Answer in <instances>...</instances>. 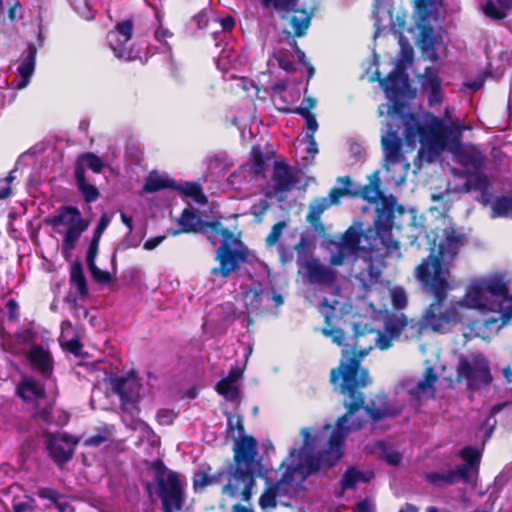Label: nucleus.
Masks as SVG:
<instances>
[{"mask_svg": "<svg viewBox=\"0 0 512 512\" xmlns=\"http://www.w3.org/2000/svg\"><path fill=\"white\" fill-rule=\"evenodd\" d=\"M330 207L331 206L328 203L327 198H325V197L315 198L311 201V203L309 205V211L306 215V218H311L312 220L321 218V215Z\"/></svg>", "mask_w": 512, "mask_h": 512, "instance_id": "47", "label": "nucleus"}, {"mask_svg": "<svg viewBox=\"0 0 512 512\" xmlns=\"http://www.w3.org/2000/svg\"><path fill=\"white\" fill-rule=\"evenodd\" d=\"M375 477L372 470L361 471L356 466H350L344 472L340 481V491L336 493L337 497H341L345 491L355 489L360 482L368 483Z\"/></svg>", "mask_w": 512, "mask_h": 512, "instance_id": "24", "label": "nucleus"}, {"mask_svg": "<svg viewBox=\"0 0 512 512\" xmlns=\"http://www.w3.org/2000/svg\"><path fill=\"white\" fill-rule=\"evenodd\" d=\"M109 223H110V218L106 214H103L100 217L99 222L97 223V226L95 227V229L93 231L91 240H96V241L100 242L102 234L108 227Z\"/></svg>", "mask_w": 512, "mask_h": 512, "instance_id": "62", "label": "nucleus"}, {"mask_svg": "<svg viewBox=\"0 0 512 512\" xmlns=\"http://www.w3.org/2000/svg\"><path fill=\"white\" fill-rule=\"evenodd\" d=\"M279 497L275 493V491L271 488L270 485H267L263 493L261 494L259 498V506L261 509L266 510L269 508H276L277 506V499Z\"/></svg>", "mask_w": 512, "mask_h": 512, "instance_id": "51", "label": "nucleus"}, {"mask_svg": "<svg viewBox=\"0 0 512 512\" xmlns=\"http://www.w3.org/2000/svg\"><path fill=\"white\" fill-rule=\"evenodd\" d=\"M375 180L370 184H366L361 189L360 195L361 197L368 202H377L379 199L383 197V194L380 190V180L377 177V173L374 175Z\"/></svg>", "mask_w": 512, "mask_h": 512, "instance_id": "42", "label": "nucleus"}, {"mask_svg": "<svg viewBox=\"0 0 512 512\" xmlns=\"http://www.w3.org/2000/svg\"><path fill=\"white\" fill-rule=\"evenodd\" d=\"M380 458L390 466L397 467L401 464L403 455L399 450H381Z\"/></svg>", "mask_w": 512, "mask_h": 512, "instance_id": "57", "label": "nucleus"}, {"mask_svg": "<svg viewBox=\"0 0 512 512\" xmlns=\"http://www.w3.org/2000/svg\"><path fill=\"white\" fill-rule=\"evenodd\" d=\"M273 189L277 193H285L297 182L290 166L286 162L275 161L273 165Z\"/></svg>", "mask_w": 512, "mask_h": 512, "instance_id": "22", "label": "nucleus"}, {"mask_svg": "<svg viewBox=\"0 0 512 512\" xmlns=\"http://www.w3.org/2000/svg\"><path fill=\"white\" fill-rule=\"evenodd\" d=\"M78 221H84L80 210L75 206L63 205L56 215L46 220V223L54 227L59 225L70 227Z\"/></svg>", "mask_w": 512, "mask_h": 512, "instance_id": "25", "label": "nucleus"}, {"mask_svg": "<svg viewBox=\"0 0 512 512\" xmlns=\"http://www.w3.org/2000/svg\"><path fill=\"white\" fill-rule=\"evenodd\" d=\"M420 84L424 90H431L441 85V79L438 72L432 67H426L424 74L420 78Z\"/></svg>", "mask_w": 512, "mask_h": 512, "instance_id": "48", "label": "nucleus"}, {"mask_svg": "<svg viewBox=\"0 0 512 512\" xmlns=\"http://www.w3.org/2000/svg\"><path fill=\"white\" fill-rule=\"evenodd\" d=\"M483 450H460L459 456L462 465L456 466L446 472H428L424 477L427 482L437 488L454 485L459 482L470 483L479 473Z\"/></svg>", "mask_w": 512, "mask_h": 512, "instance_id": "10", "label": "nucleus"}, {"mask_svg": "<svg viewBox=\"0 0 512 512\" xmlns=\"http://www.w3.org/2000/svg\"><path fill=\"white\" fill-rule=\"evenodd\" d=\"M92 279L102 285H106L112 282L113 276L108 271L101 270L96 264L88 267Z\"/></svg>", "mask_w": 512, "mask_h": 512, "instance_id": "55", "label": "nucleus"}, {"mask_svg": "<svg viewBox=\"0 0 512 512\" xmlns=\"http://www.w3.org/2000/svg\"><path fill=\"white\" fill-rule=\"evenodd\" d=\"M111 387L115 394L121 400V408L133 413L138 410L137 404L140 401V391L142 385L134 376H113L111 377Z\"/></svg>", "mask_w": 512, "mask_h": 512, "instance_id": "15", "label": "nucleus"}, {"mask_svg": "<svg viewBox=\"0 0 512 512\" xmlns=\"http://www.w3.org/2000/svg\"><path fill=\"white\" fill-rule=\"evenodd\" d=\"M104 161L92 152L81 153L74 162V171L82 168L83 175H86V168L94 173H100L104 168Z\"/></svg>", "mask_w": 512, "mask_h": 512, "instance_id": "29", "label": "nucleus"}, {"mask_svg": "<svg viewBox=\"0 0 512 512\" xmlns=\"http://www.w3.org/2000/svg\"><path fill=\"white\" fill-rule=\"evenodd\" d=\"M269 485L275 491V493L277 494V496L279 498H281V497H292L294 494L297 493L291 487L286 486L283 483V481H281V479H278L277 481L272 482Z\"/></svg>", "mask_w": 512, "mask_h": 512, "instance_id": "61", "label": "nucleus"}, {"mask_svg": "<svg viewBox=\"0 0 512 512\" xmlns=\"http://www.w3.org/2000/svg\"><path fill=\"white\" fill-rule=\"evenodd\" d=\"M455 380L459 384H464L471 391L490 385L493 377L489 361L480 353L473 354L471 358L460 356Z\"/></svg>", "mask_w": 512, "mask_h": 512, "instance_id": "11", "label": "nucleus"}, {"mask_svg": "<svg viewBox=\"0 0 512 512\" xmlns=\"http://www.w3.org/2000/svg\"><path fill=\"white\" fill-rule=\"evenodd\" d=\"M47 456L59 468H63L74 456L75 450H46Z\"/></svg>", "mask_w": 512, "mask_h": 512, "instance_id": "49", "label": "nucleus"}, {"mask_svg": "<svg viewBox=\"0 0 512 512\" xmlns=\"http://www.w3.org/2000/svg\"><path fill=\"white\" fill-rule=\"evenodd\" d=\"M257 455L258 450H234V470L222 487L223 494L231 498L240 495L243 501H250L261 468Z\"/></svg>", "mask_w": 512, "mask_h": 512, "instance_id": "8", "label": "nucleus"}, {"mask_svg": "<svg viewBox=\"0 0 512 512\" xmlns=\"http://www.w3.org/2000/svg\"><path fill=\"white\" fill-rule=\"evenodd\" d=\"M311 284L331 286L337 280V272L319 262L318 259L306 260L301 263Z\"/></svg>", "mask_w": 512, "mask_h": 512, "instance_id": "18", "label": "nucleus"}, {"mask_svg": "<svg viewBox=\"0 0 512 512\" xmlns=\"http://www.w3.org/2000/svg\"><path fill=\"white\" fill-rule=\"evenodd\" d=\"M511 407H512V402L497 403L491 407V409L489 411V416L487 417V419L483 425V428H485V438H484L483 445H485V440H487L488 438L491 437V434L493 433V431L495 429V426L497 424V420L495 419V416L498 413H500L504 410H507Z\"/></svg>", "mask_w": 512, "mask_h": 512, "instance_id": "39", "label": "nucleus"}, {"mask_svg": "<svg viewBox=\"0 0 512 512\" xmlns=\"http://www.w3.org/2000/svg\"><path fill=\"white\" fill-rule=\"evenodd\" d=\"M445 238L438 245V253H430L421 260V263L415 268L414 276L418 282H421L420 271L424 270L428 274L429 280H440L445 286V294L451 290L450 264L456 259L461 246L464 244L465 236L458 234L454 228L444 229Z\"/></svg>", "mask_w": 512, "mask_h": 512, "instance_id": "7", "label": "nucleus"}, {"mask_svg": "<svg viewBox=\"0 0 512 512\" xmlns=\"http://www.w3.org/2000/svg\"><path fill=\"white\" fill-rule=\"evenodd\" d=\"M406 326L407 316L405 314H392L385 320L384 331L392 337L398 339L402 334H404Z\"/></svg>", "mask_w": 512, "mask_h": 512, "instance_id": "33", "label": "nucleus"}, {"mask_svg": "<svg viewBox=\"0 0 512 512\" xmlns=\"http://www.w3.org/2000/svg\"><path fill=\"white\" fill-rule=\"evenodd\" d=\"M286 226L287 223L285 221H279L272 226L269 234L265 239L267 247H273L274 245L277 244Z\"/></svg>", "mask_w": 512, "mask_h": 512, "instance_id": "54", "label": "nucleus"}, {"mask_svg": "<svg viewBox=\"0 0 512 512\" xmlns=\"http://www.w3.org/2000/svg\"><path fill=\"white\" fill-rule=\"evenodd\" d=\"M438 380V375L435 373L433 367H427L424 370L423 379L420 380L415 387L409 389V394L412 396H419L426 393L429 389L435 391L434 385Z\"/></svg>", "mask_w": 512, "mask_h": 512, "instance_id": "34", "label": "nucleus"}, {"mask_svg": "<svg viewBox=\"0 0 512 512\" xmlns=\"http://www.w3.org/2000/svg\"><path fill=\"white\" fill-rule=\"evenodd\" d=\"M337 181L342 183L343 186L334 187L329 191L328 197L326 198L328 199V203L330 204V206L339 204L341 198H343L344 196L355 195V193L350 190L352 181L349 176L338 177Z\"/></svg>", "mask_w": 512, "mask_h": 512, "instance_id": "36", "label": "nucleus"}, {"mask_svg": "<svg viewBox=\"0 0 512 512\" xmlns=\"http://www.w3.org/2000/svg\"><path fill=\"white\" fill-rule=\"evenodd\" d=\"M263 291L260 285L250 287L245 291L244 298L246 306L251 307L253 310H260L262 305Z\"/></svg>", "mask_w": 512, "mask_h": 512, "instance_id": "46", "label": "nucleus"}, {"mask_svg": "<svg viewBox=\"0 0 512 512\" xmlns=\"http://www.w3.org/2000/svg\"><path fill=\"white\" fill-rule=\"evenodd\" d=\"M211 11L208 9H202L198 14L192 18V22L196 24L198 30L206 31L210 34L211 26L218 23L217 18L210 17Z\"/></svg>", "mask_w": 512, "mask_h": 512, "instance_id": "43", "label": "nucleus"}, {"mask_svg": "<svg viewBox=\"0 0 512 512\" xmlns=\"http://www.w3.org/2000/svg\"><path fill=\"white\" fill-rule=\"evenodd\" d=\"M217 20L220 23V29L210 31V35L213 37L214 40H217L218 36L223 31H231L235 26V20L231 16H227L224 18H217Z\"/></svg>", "mask_w": 512, "mask_h": 512, "instance_id": "59", "label": "nucleus"}, {"mask_svg": "<svg viewBox=\"0 0 512 512\" xmlns=\"http://www.w3.org/2000/svg\"><path fill=\"white\" fill-rule=\"evenodd\" d=\"M70 283L75 285L78 291V294L81 297H87L89 294L87 280L84 274L83 265L80 261H75L71 265L70 269Z\"/></svg>", "mask_w": 512, "mask_h": 512, "instance_id": "32", "label": "nucleus"}, {"mask_svg": "<svg viewBox=\"0 0 512 512\" xmlns=\"http://www.w3.org/2000/svg\"><path fill=\"white\" fill-rule=\"evenodd\" d=\"M17 395L27 401L34 398H44L46 391L44 385L40 384L33 378L23 379L17 386Z\"/></svg>", "mask_w": 512, "mask_h": 512, "instance_id": "26", "label": "nucleus"}, {"mask_svg": "<svg viewBox=\"0 0 512 512\" xmlns=\"http://www.w3.org/2000/svg\"><path fill=\"white\" fill-rule=\"evenodd\" d=\"M251 162L254 166V172L260 174L265 170L266 157L262 152V149L258 146H253L251 151Z\"/></svg>", "mask_w": 512, "mask_h": 512, "instance_id": "52", "label": "nucleus"}, {"mask_svg": "<svg viewBox=\"0 0 512 512\" xmlns=\"http://www.w3.org/2000/svg\"><path fill=\"white\" fill-rule=\"evenodd\" d=\"M391 301L394 309H404L408 304L407 294L404 288L395 287L391 292Z\"/></svg>", "mask_w": 512, "mask_h": 512, "instance_id": "53", "label": "nucleus"}, {"mask_svg": "<svg viewBox=\"0 0 512 512\" xmlns=\"http://www.w3.org/2000/svg\"><path fill=\"white\" fill-rule=\"evenodd\" d=\"M34 495L40 499L52 502L53 506L57 509V512H66L68 509L73 510L70 503L67 501H61L64 497L58 490L51 487H39Z\"/></svg>", "mask_w": 512, "mask_h": 512, "instance_id": "28", "label": "nucleus"}, {"mask_svg": "<svg viewBox=\"0 0 512 512\" xmlns=\"http://www.w3.org/2000/svg\"><path fill=\"white\" fill-rule=\"evenodd\" d=\"M382 146L389 158H398L400 156L401 146L399 140L382 137Z\"/></svg>", "mask_w": 512, "mask_h": 512, "instance_id": "56", "label": "nucleus"}, {"mask_svg": "<svg viewBox=\"0 0 512 512\" xmlns=\"http://www.w3.org/2000/svg\"><path fill=\"white\" fill-rule=\"evenodd\" d=\"M14 172L15 170H12L5 178L0 179V200H4L11 195V183L15 179Z\"/></svg>", "mask_w": 512, "mask_h": 512, "instance_id": "60", "label": "nucleus"}, {"mask_svg": "<svg viewBox=\"0 0 512 512\" xmlns=\"http://www.w3.org/2000/svg\"><path fill=\"white\" fill-rule=\"evenodd\" d=\"M177 417V413L170 409L158 411L156 418L160 425H171Z\"/></svg>", "mask_w": 512, "mask_h": 512, "instance_id": "63", "label": "nucleus"}, {"mask_svg": "<svg viewBox=\"0 0 512 512\" xmlns=\"http://www.w3.org/2000/svg\"><path fill=\"white\" fill-rule=\"evenodd\" d=\"M420 285L423 291L432 298L425 309L421 319H408L404 330L405 339H419L426 328L434 332H443L446 327L454 326L460 322V302H451L446 305L448 295L445 286L440 280H429L423 269L420 271Z\"/></svg>", "mask_w": 512, "mask_h": 512, "instance_id": "2", "label": "nucleus"}, {"mask_svg": "<svg viewBox=\"0 0 512 512\" xmlns=\"http://www.w3.org/2000/svg\"><path fill=\"white\" fill-rule=\"evenodd\" d=\"M481 9L484 15L493 21H501L507 16V9H504L501 6L498 8L493 0L485 1L482 4Z\"/></svg>", "mask_w": 512, "mask_h": 512, "instance_id": "45", "label": "nucleus"}, {"mask_svg": "<svg viewBox=\"0 0 512 512\" xmlns=\"http://www.w3.org/2000/svg\"><path fill=\"white\" fill-rule=\"evenodd\" d=\"M74 177L76 186L86 203H93L99 199L98 188L87 180L86 175H83L82 168L74 171Z\"/></svg>", "mask_w": 512, "mask_h": 512, "instance_id": "27", "label": "nucleus"}, {"mask_svg": "<svg viewBox=\"0 0 512 512\" xmlns=\"http://www.w3.org/2000/svg\"><path fill=\"white\" fill-rule=\"evenodd\" d=\"M454 153L457 162L464 168L462 176L473 178L474 189L482 193L483 196L488 194L490 182L483 172L486 158L482 151L475 146L464 147L459 145L455 148Z\"/></svg>", "mask_w": 512, "mask_h": 512, "instance_id": "12", "label": "nucleus"}, {"mask_svg": "<svg viewBox=\"0 0 512 512\" xmlns=\"http://www.w3.org/2000/svg\"><path fill=\"white\" fill-rule=\"evenodd\" d=\"M263 10L278 13L287 21L291 30H284L288 44L293 48L297 60L306 64L305 52L298 46L296 38L306 36L314 13L317 9L315 0H259Z\"/></svg>", "mask_w": 512, "mask_h": 512, "instance_id": "4", "label": "nucleus"}, {"mask_svg": "<svg viewBox=\"0 0 512 512\" xmlns=\"http://www.w3.org/2000/svg\"><path fill=\"white\" fill-rule=\"evenodd\" d=\"M281 481L286 486L291 487L295 492H298L299 486L305 481L302 480V472L297 465H287L281 476Z\"/></svg>", "mask_w": 512, "mask_h": 512, "instance_id": "40", "label": "nucleus"}, {"mask_svg": "<svg viewBox=\"0 0 512 512\" xmlns=\"http://www.w3.org/2000/svg\"><path fill=\"white\" fill-rule=\"evenodd\" d=\"M134 30L133 19H125L116 23L114 28L108 32L107 41L114 56L122 61H142L138 52L131 47H127V43L131 40Z\"/></svg>", "mask_w": 512, "mask_h": 512, "instance_id": "14", "label": "nucleus"}, {"mask_svg": "<svg viewBox=\"0 0 512 512\" xmlns=\"http://www.w3.org/2000/svg\"><path fill=\"white\" fill-rule=\"evenodd\" d=\"M46 448H62V443L67 444L70 447H74L80 443V439L76 436L68 433H45Z\"/></svg>", "mask_w": 512, "mask_h": 512, "instance_id": "35", "label": "nucleus"}, {"mask_svg": "<svg viewBox=\"0 0 512 512\" xmlns=\"http://www.w3.org/2000/svg\"><path fill=\"white\" fill-rule=\"evenodd\" d=\"M416 132L421 143L444 148L450 135L455 134L454 130L444 124V122L435 116H432L429 122L418 124Z\"/></svg>", "mask_w": 512, "mask_h": 512, "instance_id": "16", "label": "nucleus"}, {"mask_svg": "<svg viewBox=\"0 0 512 512\" xmlns=\"http://www.w3.org/2000/svg\"><path fill=\"white\" fill-rule=\"evenodd\" d=\"M325 323L327 327L322 329V334L330 337L336 345L344 346L338 366L330 371L329 381L334 390L343 396L342 404L346 412L339 416L334 424L302 428L303 441L300 448H343L352 431L349 420L360 409H364L366 415L375 422L394 418L401 413V408L392 404L387 397L383 398L380 407H375L374 402L365 405L363 389L372 383V377L369 370L362 365V360L373 349L371 344H361V339L365 338L366 334L356 331L354 343H344V331L341 328L329 327V315L325 316Z\"/></svg>", "mask_w": 512, "mask_h": 512, "instance_id": "1", "label": "nucleus"}, {"mask_svg": "<svg viewBox=\"0 0 512 512\" xmlns=\"http://www.w3.org/2000/svg\"><path fill=\"white\" fill-rule=\"evenodd\" d=\"M24 501H19L18 497L12 499L13 512H34L37 508V503L32 495H25Z\"/></svg>", "mask_w": 512, "mask_h": 512, "instance_id": "50", "label": "nucleus"}, {"mask_svg": "<svg viewBox=\"0 0 512 512\" xmlns=\"http://www.w3.org/2000/svg\"><path fill=\"white\" fill-rule=\"evenodd\" d=\"M234 446L233 448H257V440L246 433L237 435L234 437Z\"/></svg>", "mask_w": 512, "mask_h": 512, "instance_id": "58", "label": "nucleus"}, {"mask_svg": "<svg viewBox=\"0 0 512 512\" xmlns=\"http://www.w3.org/2000/svg\"><path fill=\"white\" fill-rule=\"evenodd\" d=\"M88 228V222L78 221L75 225L67 228L63 237V248L65 250H72L75 248V244L80 238L81 234Z\"/></svg>", "mask_w": 512, "mask_h": 512, "instance_id": "37", "label": "nucleus"}, {"mask_svg": "<svg viewBox=\"0 0 512 512\" xmlns=\"http://www.w3.org/2000/svg\"><path fill=\"white\" fill-rule=\"evenodd\" d=\"M177 187V183L169 178H163L157 173H150L143 185V191L147 193L157 192L163 189H172Z\"/></svg>", "mask_w": 512, "mask_h": 512, "instance_id": "31", "label": "nucleus"}, {"mask_svg": "<svg viewBox=\"0 0 512 512\" xmlns=\"http://www.w3.org/2000/svg\"><path fill=\"white\" fill-rule=\"evenodd\" d=\"M488 295L492 298H501V302L499 304L501 323L498 326V329L506 326L512 320V295L509 294V282L502 274H495L482 279L478 283L469 286L463 299L451 300V302H460L462 304V308L460 310V322H463L465 312L469 308H489Z\"/></svg>", "mask_w": 512, "mask_h": 512, "instance_id": "5", "label": "nucleus"}, {"mask_svg": "<svg viewBox=\"0 0 512 512\" xmlns=\"http://www.w3.org/2000/svg\"><path fill=\"white\" fill-rule=\"evenodd\" d=\"M394 339L396 338L387 334L385 331L384 333L378 331L377 337L375 338V343L380 350H387L392 346Z\"/></svg>", "mask_w": 512, "mask_h": 512, "instance_id": "64", "label": "nucleus"}, {"mask_svg": "<svg viewBox=\"0 0 512 512\" xmlns=\"http://www.w3.org/2000/svg\"><path fill=\"white\" fill-rule=\"evenodd\" d=\"M382 89L388 96L399 97L403 93V88L408 86V78L400 67V64L391 71L386 77L378 78Z\"/></svg>", "mask_w": 512, "mask_h": 512, "instance_id": "23", "label": "nucleus"}, {"mask_svg": "<svg viewBox=\"0 0 512 512\" xmlns=\"http://www.w3.org/2000/svg\"><path fill=\"white\" fill-rule=\"evenodd\" d=\"M37 48L34 43H29L23 53V59L17 67L20 80L15 84L17 90L24 89L30 82L35 70Z\"/></svg>", "mask_w": 512, "mask_h": 512, "instance_id": "21", "label": "nucleus"}, {"mask_svg": "<svg viewBox=\"0 0 512 512\" xmlns=\"http://www.w3.org/2000/svg\"><path fill=\"white\" fill-rule=\"evenodd\" d=\"M215 390L219 395L225 397L229 401H234L239 397V389L235 383L221 379L215 386Z\"/></svg>", "mask_w": 512, "mask_h": 512, "instance_id": "44", "label": "nucleus"}, {"mask_svg": "<svg viewBox=\"0 0 512 512\" xmlns=\"http://www.w3.org/2000/svg\"><path fill=\"white\" fill-rule=\"evenodd\" d=\"M314 232L322 238L321 246L329 253L328 264L332 267H339L346 263L348 256L357 253L362 240H368L374 236L371 230H365L362 222H355L343 233L328 234L321 218L312 220L306 218Z\"/></svg>", "mask_w": 512, "mask_h": 512, "instance_id": "6", "label": "nucleus"}, {"mask_svg": "<svg viewBox=\"0 0 512 512\" xmlns=\"http://www.w3.org/2000/svg\"><path fill=\"white\" fill-rule=\"evenodd\" d=\"M178 222L181 229L174 231L172 233L174 236L180 233H196L203 228H208L213 234L222 237L221 245L218 247L215 256L219 266L211 269L212 275L228 278L232 272L239 270L241 265L248 261V250L232 247V244L238 240L235 238L234 233L228 228L223 227L219 220L203 222L195 211L185 208Z\"/></svg>", "mask_w": 512, "mask_h": 512, "instance_id": "3", "label": "nucleus"}, {"mask_svg": "<svg viewBox=\"0 0 512 512\" xmlns=\"http://www.w3.org/2000/svg\"><path fill=\"white\" fill-rule=\"evenodd\" d=\"M298 452V468L302 472V480L316 474L320 470H328L343 457L344 450H291L294 456Z\"/></svg>", "mask_w": 512, "mask_h": 512, "instance_id": "13", "label": "nucleus"}, {"mask_svg": "<svg viewBox=\"0 0 512 512\" xmlns=\"http://www.w3.org/2000/svg\"><path fill=\"white\" fill-rule=\"evenodd\" d=\"M395 209L396 198L394 196H383L380 199V202L376 208V237L378 236V232L380 231L386 232L391 230L395 218ZM373 231L375 232V230Z\"/></svg>", "mask_w": 512, "mask_h": 512, "instance_id": "20", "label": "nucleus"}, {"mask_svg": "<svg viewBox=\"0 0 512 512\" xmlns=\"http://www.w3.org/2000/svg\"><path fill=\"white\" fill-rule=\"evenodd\" d=\"M370 230L372 233H374V236H371L368 240H365L367 242L366 245H362L360 243V248L362 250H359L355 254L349 255L346 263L351 262L354 264L359 258H361L365 263L368 264L367 274L369 280L371 282H377L381 276V271L373 263V252L376 250V242L378 237H376V232H374L373 229Z\"/></svg>", "mask_w": 512, "mask_h": 512, "instance_id": "19", "label": "nucleus"}, {"mask_svg": "<svg viewBox=\"0 0 512 512\" xmlns=\"http://www.w3.org/2000/svg\"><path fill=\"white\" fill-rule=\"evenodd\" d=\"M114 426L104 424L101 427L97 428L96 433L90 437H87L83 440V444L86 446H100L105 445L106 447L110 445V443L114 439Z\"/></svg>", "mask_w": 512, "mask_h": 512, "instance_id": "30", "label": "nucleus"}, {"mask_svg": "<svg viewBox=\"0 0 512 512\" xmlns=\"http://www.w3.org/2000/svg\"><path fill=\"white\" fill-rule=\"evenodd\" d=\"M27 360L31 369L36 371L43 379H50L53 376V356L42 345H33L27 352Z\"/></svg>", "mask_w": 512, "mask_h": 512, "instance_id": "17", "label": "nucleus"}, {"mask_svg": "<svg viewBox=\"0 0 512 512\" xmlns=\"http://www.w3.org/2000/svg\"><path fill=\"white\" fill-rule=\"evenodd\" d=\"M492 217L512 219V196H499L492 205Z\"/></svg>", "mask_w": 512, "mask_h": 512, "instance_id": "41", "label": "nucleus"}, {"mask_svg": "<svg viewBox=\"0 0 512 512\" xmlns=\"http://www.w3.org/2000/svg\"><path fill=\"white\" fill-rule=\"evenodd\" d=\"M173 190L179 191L183 196L192 198L195 202L199 204H206L207 197L202 191V187L200 184L195 182H185L183 185H178Z\"/></svg>", "mask_w": 512, "mask_h": 512, "instance_id": "38", "label": "nucleus"}, {"mask_svg": "<svg viewBox=\"0 0 512 512\" xmlns=\"http://www.w3.org/2000/svg\"><path fill=\"white\" fill-rule=\"evenodd\" d=\"M151 468L154 471L153 478L157 487V495L162 503V511H181L185 504V491L179 474L167 468L162 459L153 461Z\"/></svg>", "mask_w": 512, "mask_h": 512, "instance_id": "9", "label": "nucleus"}]
</instances>
